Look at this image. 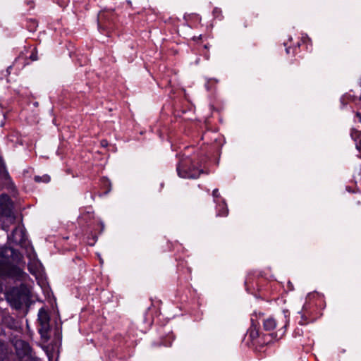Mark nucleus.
<instances>
[{
	"instance_id": "4468645a",
	"label": "nucleus",
	"mask_w": 361,
	"mask_h": 361,
	"mask_svg": "<svg viewBox=\"0 0 361 361\" xmlns=\"http://www.w3.org/2000/svg\"><path fill=\"white\" fill-rule=\"evenodd\" d=\"M249 336L252 340H254L258 337V331L252 329L250 331Z\"/></svg>"
},
{
	"instance_id": "5701e85b",
	"label": "nucleus",
	"mask_w": 361,
	"mask_h": 361,
	"mask_svg": "<svg viewBox=\"0 0 361 361\" xmlns=\"http://www.w3.org/2000/svg\"><path fill=\"white\" fill-rule=\"evenodd\" d=\"M286 51L287 54H288L289 53V48H286Z\"/></svg>"
},
{
	"instance_id": "412c9836",
	"label": "nucleus",
	"mask_w": 361,
	"mask_h": 361,
	"mask_svg": "<svg viewBox=\"0 0 361 361\" xmlns=\"http://www.w3.org/2000/svg\"><path fill=\"white\" fill-rule=\"evenodd\" d=\"M105 142H106V140H102V145H105Z\"/></svg>"
},
{
	"instance_id": "7ed1b4c3",
	"label": "nucleus",
	"mask_w": 361,
	"mask_h": 361,
	"mask_svg": "<svg viewBox=\"0 0 361 361\" xmlns=\"http://www.w3.org/2000/svg\"><path fill=\"white\" fill-rule=\"evenodd\" d=\"M6 299L11 307L15 310H20L30 300V291L24 284L13 287L6 293Z\"/></svg>"
},
{
	"instance_id": "f257e3e1",
	"label": "nucleus",
	"mask_w": 361,
	"mask_h": 361,
	"mask_svg": "<svg viewBox=\"0 0 361 361\" xmlns=\"http://www.w3.org/2000/svg\"><path fill=\"white\" fill-rule=\"evenodd\" d=\"M0 255L3 259L0 261V276L19 281H24L27 277L22 269L13 264L20 262L22 259V255L18 250L6 246L1 248Z\"/></svg>"
},
{
	"instance_id": "0eeeda50",
	"label": "nucleus",
	"mask_w": 361,
	"mask_h": 361,
	"mask_svg": "<svg viewBox=\"0 0 361 361\" xmlns=\"http://www.w3.org/2000/svg\"><path fill=\"white\" fill-rule=\"evenodd\" d=\"M8 239L16 244L23 245L25 240V233L21 227H16L8 235Z\"/></svg>"
},
{
	"instance_id": "dca6fc26",
	"label": "nucleus",
	"mask_w": 361,
	"mask_h": 361,
	"mask_svg": "<svg viewBox=\"0 0 361 361\" xmlns=\"http://www.w3.org/2000/svg\"><path fill=\"white\" fill-rule=\"evenodd\" d=\"M283 322H284V324H283V325L282 326L281 329H283V328H286V327L287 326L288 324V319H287V317H286V315H284V316L283 317Z\"/></svg>"
},
{
	"instance_id": "9b49d317",
	"label": "nucleus",
	"mask_w": 361,
	"mask_h": 361,
	"mask_svg": "<svg viewBox=\"0 0 361 361\" xmlns=\"http://www.w3.org/2000/svg\"><path fill=\"white\" fill-rule=\"evenodd\" d=\"M34 179L37 183H49L50 181V177L48 175H43L42 176H35Z\"/></svg>"
},
{
	"instance_id": "ddd939ff",
	"label": "nucleus",
	"mask_w": 361,
	"mask_h": 361,
	"mask_svg": "<svg viewBox=\"0 0 361 361\" xmlns=\"http://www.w3.org/2000/svg\"><path fill=\"white\" fill-rule=\"evenodd\" d=\"M308 323L307 317L305 316V313H301V320L299 322V324L301 325H304Z\"/></svg>"
},
{
	"instance_id": "423d86ee",
	"label": "nucleus",
	"mask_w": 361,
	"mask_h": 361,
	"mask_svg": "<svg viewBox=\"0 0 361 361\" xmlns=\"http://www.w3.org/2000/svg\"><path fill=\"white\" fill-rule=\"evenodd\" d=\"M12 202L10 197L6 194H2L0 195V213L5 215L9 216L11 213Z\"/></svg>"
},
{
	"instance_id": "aec40b11",
	"label": "nucleus",
	"mask_w": 361,
	"mask_h": 361,
	"mask_svg": "<svg viewBox=\"0 0 361 361\" xmlns=\"http://www.w3.org/2000/svg\"><path fill=\"white\" fill-rule=\"evenodd\" d=\"M355 116H356L357 118L358 119V121L360 123H361V113L357 112Z\"/></svg>"
},
{
	"instance_id": "1a4fd4ad",
	"label": "nucleus",
	"mask_w": 361,
	"mask_h": 361,
	"mask_svg": "<svg viewBox=\"0 0 361 361\" xmlns=\"http://www.w3.org/2000/svg\"><path fill=\"white\" fill-rule=\"evenodd\" d=\"M0 361H9V353L4 343L0 341Z\"/></svg>"
},
{
	"instance_id": "39448f33",
	"label": "nucleus",
	"mask_w": 361,
	"mask_h": 361,
	"mask_svg": "<svg viewBox=\"0 0 361 361\" xmlns=\"http://www.w3.org/2000/svg\"><path fill=\"white\" fill-rule=\"evenodd\" d=\"M39 332L41 335L47 334L50 329V317L45 308L42 307L38 312Z\"/></svg>"
},
{
	"instance_id": "a211bd4d",
	"label": "nucleus",
	"mask_w": 361,
	"mask_h": 361,
	"mask_svg": "<svg viewBox=\"0 0 361 361\" xmlns=\"http://www.w3.org/2000/svg\"><path fill=\"white\" fill-rule=\"evenodd\" d=\"M302 330L301 329H297L295 331H294V336H296L297 335L298 336H301L302 334Z\"/></svg>"
},
{
	"instance_id": "6ab92c4d",
	"label": "nucleus",
	"mask_w": 361,
	"mask_h": 361,
	"mask_svg": "<svg viewBox=\"0 0 361 361\" xmlns=\"http://www.w3.org/2000/svg\"><path fill=\"white\" fill-rule=\"evenodd\" d=\"M356 148L358 151L361 152V140L358 143L356 144Z\"/></svg>"
},
{
	"instance_id": "20e7f679",
	"label": "nucleus",
	"mask_w": 361,
	"mask_h": 361,
	"mask_svg": "<svg viewBox=\"0 0 361 361\" xmlns=\"http://www.w3.org/2000/svg\"><path fill=\"white\" fill-rule=\"evenodd\" d=\"M16 354L19 361H38L37 357L32 353L28 343L21 339H16L13 342Z\"/></svg>"
},
{
	"instance_id": "4be33fe9",
	"label": "nucleus",
	"mask_w": 361,
	"mask_h": 361,
	"mask_svg": "<svg viewBox=\"0 0 361 361\" xmlns=\"http://www.w3.org/2000/svg\"><path fill=\"white\" fill-rule=\"evenodd\" d=\"M105 142H106V140H102V145H105Z\"/></svg>"
},
{
	"instance_id": "2eb2a0df",
	"label": "nucleus",
	"mask_w": 361,
	"mask_h": 361,
	"mask_svg": "<svg viewBox=\"0 0 361 361\" xmlns=\"http://www.w3.org/2000/svg\"><path fill=\"white\" fill-rule=\"evenodd\" d=\"M30 250H31V252L27 253V257H28L30 259H34L36 257V254H35V252H34V250H33V248H32V247H30Z\"/></svg>"
},
{
	"instance_id": "f3484780",
	"label": "nucleus",
	"mask_w": 361,
	"mask_h": 361,
	"mask_svg": "<svg viewBox=\"0 0 361 361\" xmlns=\"http://www.w3.org/2000/svg\"><path fill=\"white\" fill-rule=\"evenodd\" d=\"M213 13H214V15L216 17H217V16H219V14H220L221 11H220L219 8H215L214 9V11H213Z\"/></svg>"
},
{
	"instance_id": "6e6552de",
	"label": "nucleus",
	"mask_w": 361,
	"mask_h": 361,
	"mask_svg": "<svg viewBox=\"0 0 361 361\" xmlns=\"http://www.w3.org/2000/svg\"><path fill=\"white\" fill-rule=\"evenodd\" d=\"M277 324V322L273 317L267 318L264 321L263 323L264 328L267 331H271L274 329L276 327Z\"/></svg>"
},
{
	"instance_id": "f03ea898",
	"label": "nucleus",
	"mask_w": 361,
	"mask_h": 361,
	"mask_svg": "<svg viewBox=\"0 0 361 361\" xmlns=\"http://www.w3.org/2000/svg\"><path fill=\"white\" fill-rule=\"evenodd\" d=\"M176 171L179 177L189 179L197 178L203 173L196 154H183L177 164Z\"/></svg>"
},
{
	"instance_id": "9d476101",
	"label": "nucleus",
	"mask_w": 361,
	"mask_h": 361,
	"mask_svg": "<svg viewBox=\"0 0 361 361\" xmlns=\"http://www.w3.org/2000/svg\"><path fill=\"white\" fill-rule=\"evenodd\" d=\"M217 209V216H226L228 213L226 204L223 200L222 202L218 204Z\"/></svg>"
},
{
	"instance_id": "f8f14e48",
	"label": "nucleus",
	"mask_w": 361,
	"mask_h": 361,
	"mask_svg": "<svg viewBox=\"0 0 361 361\" xmlns=\"http://www.w3.org/2000/svg\"><path fill=\"white\" fill-rule=\"evenodd\" d=\"M212 196L214 197V202L216 203H217L218 202V200L219 199H221V196H220V194L219 192V190L218 189H214L212 192Z\"/></svg>"
}]
</instances>
